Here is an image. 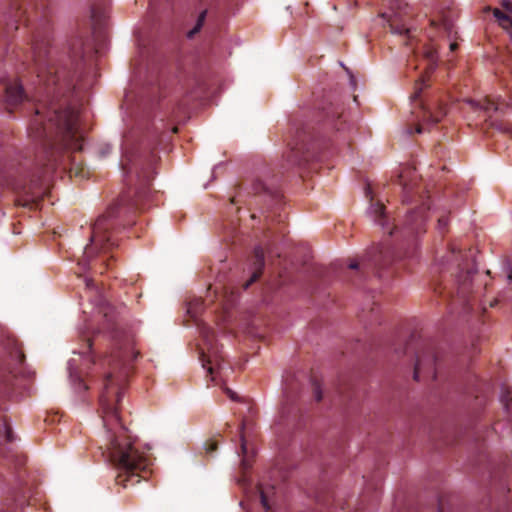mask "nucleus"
<instances>
[{
	"label": "nucleus",
	"mask_w": 512,
	"mask_h": 512,
	"mask_svg": "<svg viewBox=\"0 0 512 512\" xmlns=\"http://www.w3.org/2000/svg\"><path fill=\"white\" fill-rule=\"evenodd\" d=\"M93 53L88 37L78 36L71 40L67 63H58L50 50L47 32L35 34L31 45V57L39 87L31 96L34 113L28 126V136L39 151L34 159L21 162L17 155L3 152L0 155V193L11 190L17 195L16 204L29 209L38 206L42 191L41 178H46L58 167L68 170L70 176L84 177L82 166L74 165L71 151L82 149L83 135L79 128V110L67 99L76 88L75 79L83 63ZM30 98L19 80L5 84L4 102L11 113Z\"/></svg>",
	"instance_id": "1"
},
{
	"label": "nucleus",
	"mask_w": 512,
	"mask_h": 512,
	"mask_svg": "<svg viewBox=\"0 0 512 512\" xmlns=\"http://www.w3.org/2000/svg\"><path fill=\"white\" fill-rule=\"evenodd\" d=\"M113 351L105 360L109 371L103 379L99 397L104 426L107 428V451L110 462L117 468L116 483L124 488L146 479L151 464L148 454L135 447L123 426L118 412L124 385L132 371V361L139 351L131 330L117 325L112 332Z\"/></svg>",
	"instance_id": "2"
},
{
	"label": "nucleus",
	"mask_w": 512,
	"mask_h": 512,
	"mask_svg": "<svg viewBox=\"0 0 512 512\" xmlns=\"http://www.w3.org/2000/svg\"><path fill=\"white\" fill-rule=\"evenodd\" d=\"M123 159L121 167L126 175L136 173L140 181V187L134 192L132 199L122 196L117 203L108 207L106 212L99 216L92 226L91 244L86 247L85 254L89 255L93 250L108 251L117 245L115 233L120 226H124L121 212L123 206L127 205L128 210H143L142 203L150 193L151 181L153 179L152 167L157 161V156L150 152H144L145 146L142 143L137 150L133 151L129 147L128 138L122 145Z\"/></svg>",
	"instance_id": "3"
},
{
	"label": "nucleus",
	"mask_w": 512,
	"mask_h": 512,
	"mask_svg": "<svg viewBox=\"0 0 512 512\" xmlns=\"http://www.w3.org/2000/svg\"><path fill=\"white\" fill-rule=\"evenodd\" d=\"M411 173V170H405L398 176V183L403 191V201L411 203L415 201L417 206L415 209L409 211L400 227L396 224H391L388 216L385 213L384 204L380 201H374L372 195V188L370 185L366 187V196L370 199V211L373 214L374 221L381 226L383 231L389 236H400L404 239L414 238L417 235L426 231L427 211L430 208L429 197L420 193L421 188L414 183H408L406 178Z\"/></svg>",
	"instance_id": "4"
},
{
	"label": "nucleus",
	"mask_w": 512,
	"mask_h": 512,
	"mask_svg": "<svg viewBox=\"0 0 512 512\" xmlns=\"http://www.w3.org/2000/svg\"><path fill=\"white\" fill-rule=\"evenodd\" d=\"M466 253L454 247L446 253L433 267L438 274L432 281L434 292L450 300L452 305H460L469 310L472 291V275L475 273L466 260Z\"/></svg>",
	"instance_id": "5"
},
{
	"label": "nucleus",
	"mask_w": 512,
	"mask_h": 512,
	"mask_svg": "<svg viewBox=\"0 0 512 512\" xmlns=\"http://www.w3.org/2000/svg\"><path fill=\"white\" fill-rule=\"evenodd\" d=\"M390 9L392 14L383 13L382 17L387 18L390 30L393 34L403 36L405 45L412 49L414 58L421 55L425 61L426 74L432 72L438 61L437 47L433 42L417 46L412 27L408 23V6L403 0H391Z\"/></svg>",
	"instance_id": "6"
},
{
	"label": "nucleus",
	"mask_w": 512,
	"mask_h": 512,
	"mask_svg": "<svg viewBox=\"0 0 512 512\" xmlns=\"http://www.w3.org/2000/svg\"><path fill=\"white\" fill-rule=\"evenodd\" d=\"M289 145L291 146L289 161L303 166L322 159V150L326 142L320 130L316 131L314 127L306 124L296 127L294 138Z\"/></svg>",
	"instance_id": "7"
},
{
	"label": "nucleus",
	"mask_w": 512,
	"mask_h": 512,
	"mask_svg": "<svg viewBox=\"0 0 512 512\" xmlns=\"http://www.w3.org/2000/svg\"><path fill=\"white\" fill-rule=\"evenodd\" d=\"M395 258V252L390 246L380 244L372 247L360 261L349 260L347 272L349 276L353 274L359 280H363L370 273L380 275V272L394 262Z\"/></svg>",
	"instance_id": "8"
},
{
	"label": "nucleus",
	"mask_w": 512,
	"mask_h": 512,
	"mask_svg": "<svg viewBox=\"0 0 512 512\" xmlns=\"http://www.w3.org/2000/svg\"><path fill=\"white\" fill-rule=\"evenodd\" d=\"M317 118L323 129L341 131L345 125L344 106L339 100L327 96L317 104Z\"/></svg>",
	"instance_id": "9"
},
{
	"label": "nucleus",
	"mask_w": 512,
	"mask_h": 512,
	"mask_svg": "<svg viewBox=\"0 0 512 512\" xmlns=\"http://www.w3.org/2000/svg\"><path fill=\"white\" fill-rule=\"evenodd\" d=\"M13 369L6 363H0V412L4 409L6 397L9 395L13 383ZM0 438L4 442L13 441L12 429L5 416L0 414Z\"/></svg>",
	"instance_id": "10"
},
{
	"label": "nucleus",
	"mask_w": 512,
	"mask_h": 512,
	"mask_svg": "<svg viewBox=\"0 0 512 512\" xmlns=\"http://www.w3.org/2000/svg\"><path fill=\"white\" fill-rule=\"evenodd\" d=\"M438 366L439 357L435 347L430 344L423 345L421 350L415 353L414 380L418 381L421 375L436 379Z\"/></svg>",
	"instance_id": "11"
},
{
	"label": "nucleus",
	"mask_w": 512,
	"mask_h": 512,
	"mask_svg": "<svg viewBox=\"0 0 512 512\" xmlns=\"http://www.w3.org/2000/svg\"><path fill=\"white\" fill-rule=\"evenodd\" d=\"M201 335L204 341V347L199 348V359L202 363V367L207 369L210 375H213L214 368L212 363L217 362L220 358L218 346L215 343L214 332L205 327L201 330Z\"/></svg>",
	"instance_id": "12"
},
{
	"label": "nucleus",
	"mask_w": 512,
	"mask_h": 512,
	"mask_svg": "<svg viewBox=\"0 0 512 512\" xmlns=\"http://www.w3.org/2000/svg\"><path fill=\"white\" fill-rule=\"evenodd\" d=\"M468 103L474 110L483 111L492 118L493 113L504 114L510 107V103L502 96H486L481 100H469Z\"/></svg>",
	"instance_id": "13"
},
{
	"label": "nucleus",
	"mask_w": 512,
	"mask_h": 512,
	"mask_svg": "<svg viewBox=\"0 0 512 512\" xmlns=\"http://www.w3.org/2000/svg\"><path fill=\"white\" fill-rule=\"evenodd\" d=\"M419 105L423 122L436 124L447 114L446 105L438 101L424 103L421 100Z\"/></svg>",
	"instance_id": "14"
},
{
	"label": "nucleus",
	"mask_w": 512,
	"mask_h": 512,
	"mask_svg": "<svg viewBox=\"0 0 512 512\" xmlns=\"http://www.w3.org/2000/svg\"><path fill=\"white\" fill-rule=\"evenodd\" d=\"M251 261H252V266H253V272H252L251 278L245 283L244 289H247L252 283L256 282L262 275L265 260H264V250L262 249L261 246H257L254 249Z\"/></svg>",
	"instance_id": "15"
},
{
	"label": "nucleus",
	"mask_w": 512,
	"mask_h": 512,
	"mask_svg": "<svg viewBox=\"0 0 512 512\" xmlns=\"http://www.w3.org/2000/svg\"><path fill=\"white\" fill-rule=\"evenodd\" d=\"M298 408L294 404L293 385L288 384L285 390V402L281 409V416L284 419L296 418Z\"/></svg>",
	"instance_id": "16"
},
{
	"label": "nucleus",
	"mask_w": 512,
	"mask_h": 512,
	"mask_svg": "<svg viewBox=\"0 0 512 512\" xmlns=\"http://www.w3.org/2000/svg\"><path fill=\"white\" fill-rule=\"evenodd\" d=\"M245 425L246 424L243 421L241 424V435H240L241 436V453H242L241 466L244 471L249 469L251 466V464L249 462V458H248V449H247V444H246L245 435H244Z\"/></svg>",
	"instance_id": "17"
},
{
	"label": "nucleus",
	"mask_w": 512,
	"mask_h": 512,
	"mask_svg": "<svg viewBox=\"0 0 512 512\" xmlns=\"http://www.w3.org/2000/svg\"><path fill=\"white\" fill-rule=\"evenodd\" d=\"M431 23H432V25H435V26L443 29L448 35H450L452 33L453 21L447 15H443L439 21L432 20Z\"/></svg>",
	"instance_id": "18"
},
{
	"label": "nucleus",
	"mask_w": 512,
	"mask_h": 512,
	"mask_svg": "<svg viewBox=\"0 0 512 512\" xmlns=\"http://www.w3.org/2000/svg\"><path fill=\"white\" fill-rule=\"evenodd\" d=\"M501 402L508 416L512 417V391L508 388L502 390Z\"/></svg>",
	"instance_id": "19"
},
{
	"label": "nucleus",
	"mask_w": 512,
	"mask_h": 512,
	"mask_svg": "<svg viewBox=\"0 0 512 512\" xmlns=\"http://www.w3.org/2000/svg\"><path fill=\"white\" fill-rule=\"evenodd\" d=\"M2 511L3 512H15L18 505H22V501L14 495H10L5 498L3 502Z\"/></svg>",
	"instance_id": "20"
},
{
	"label": "nucleus",
	"mask_w": 512,
	"mask_h": 512,
	"mask_svg": "<svg viewBox=\"0 0 512 512\" xmlns=\"http://www.w3.org/2000/svg\"><path fill=\"white\" fill-rule=\"evenodd\" d=\"M206 14H207V11L204 10L202 11L199 16H198V19H197V22L194 26L193 29H191L188 33H187V37L189 39H192L194 38V36L200 32V30L202 29L203 25H204V22H205V19H206Z\"/></svg>",
	"instance_id": "21"
},
{
	"label": "nucleus",
	"mask_w": 512,
	"mask_h": 512,
	"mask_svg": "<svg viewBox=\"0 0 512 512\" xmlns=\"http://www.w3.org/2000/svg\"><path fill=\"white\" fill-rule=\"evenodd\" d=\"M486 122H489L490 126L495 127L497 130L504 132V133H512V126H510L507 123H504L503 121H493L490 117L489 119H486Z\"/></svg>",
	"instance_id": "22"
},
{
	"label": "nucleus",
	"mask_w": 512,
	"mask_h": 512,
	"mask_svg": "<svg viewBox=\"0 0 512 512\" xmlns=\"http://www.w3.org/2000/svg\"><path fill=\"white\" fill-rule=\"evenodd\" d=\"M499 25L509 32L512 40V18L507 13L498 21Z\"/></svg>",
	"instance_id": "23"
},
{
	"label": "nucleus",
	"mask_w": 512,
	"mask_h": 512,
	"mask_svg": "<svg viewBox=\"0 0 512 512\" xmlns=\"http://www.w3.org/2000/svg\"><path fill=\"white\" fill-rule=\"evenodd\" d=\"M426 82V76H422L421 79L419 81L416 82V85H415V92L413 94V98L414 100H418L421 98V92L422 90L427 87V84L425 83Z\"/></svg>",
	"instance_id": "24"
},
{
	"label": "nucleus",
	"mask_w": 512,
	"mask_h": 512,
	"mask_svg": "<svg viewBox=\"0 0 512 512\" xmlns=\"http://www.w3.org/2000/svg\"><path fill=\"white\" fill-rule=\"evenodd\" d=\"M258 489L260 493L261 504L266 511H269L271 508L269 504V493L268 491L264 490V488L261 485L258 487Z\"/></svg>",
	"instance_id": "25"
},
{
	"label": "nucleus",
	"mask_w": 512,
	"mask_h": 512,
	"mask_svg": "<svg viewBox=\"0 0 512 512\" xmlns=\"http://www.w3.org/2000/svg\"><path fill=\"white\" fill-rule=\"evenodd\" d=\"M447 226H448V216H446V215L439 216L438 221H437V229H438L439 233L444 234L447 231Z\"/></svg>",
	"instance_id": "26"
},
{
	"label": "nucleus",
	"mask_w": 512,
	"mask_h": 512,
	"mask_svg": "<svg viewBox=\"0 0 512 512\" xmlns=\"http://www.w3.org/2000/svg\"><path fill=\"white\" fill-rule=\"evenodd\" d=\"M313 395L317 402L322 399V390L320 384L316 380H312Z\"/></svg>",
	"instance_id": "27"
},
{
	"label": "nucleus",
	"mask_w": 512,
	"mask_h": 512,
	"mask_svg": "<svg viewBox=\"0 0 512 512\" xmlns=\"http://www.w3.org/2000/svg\"><path fill=\"white\" fill-rule=\"evenodd\" d=\"M218 448V442L215 439H209L205 443V450L207 454H212Z\"/></svg>",
	"instance_id": "28"
},
{
	"label": "nucleus",
	"mask_w": 512,
	"mask_h": 512,
	"mask_svg": "<svg viewBox=\"0 0 512 512\" xmlns=\"http://www.w3.org/2000/svg\"><path fill=\"white\" fill-rule=\"evenodd\" d=\"M501 4L507 13H512V2L510 0H502Z\"/></svg>",
	"instance_id": "29"
},
{
	"label": "nucleus",
	"mask_w": 512,
	"mask_h": 512,
	"mask_svg": "<svg viewBox=\"0 0 512 512\" xmlns=\"http://www.w3.org/2000/svg\"><path fill=\"white\" fill-rule=\"evenodd\" d=\"M92 21L94 23V25H101V22H102V18L100 16H98L97 12L95 10L92 11Z\"/></svg>",
	"instance_id": "30"
},
{
	"label": "nucleus",
	"mask_w": 512,
	"mask_h": 512,
	"mask_svg": "<svg viewBox=\"0 0 512 512\" xmlns=\"http://www.w3.org/2000/svg\"><path fill=\"white\" fill-rule=\"evenodd\" d=\"M414 350V336L411 337L409 342L405 346L404 353L407 354L408 352H411Z\"/></svg>",
	"instance_id": "31"
},
{
	"label": "nucleus",
	"mask_w": 512,
	"mask_h": 512,
	"mask_svg": "<svg viewBox=\"0 0 512 512\" xmlns=\"http://www.w3.org/2000/svg\"><path fill=\"white\" fill-rule=\"evenodd\" d=\"M13 356L15 358V361L19 364L22 363L25 358V355L19 350H16Z\"/></svg>",
	"instance_id": "32"
},
{
	"label": "nucleus",
	"mask_w": 512,
	"mask_h": 512,
	"mask_svg": "<svg viewBox=\"0 0 512 512\" xmlns=\"http://www.w3.org/2000/svg\"><path fill=\"white\" fill-rule=\"evenodd\" d=\"M84 341L86 344L87 351H90L93 345V338H91L89 335L84 336Z\"/></svg>",
	"instance_id": "33"
},
{
	"label": "nucleus",
	"mask_w": 512,
	"mask_h": 512,
	"mask_svg": "<svg viewBox=\"0 0 512 512\" xmlns=\"http://www.w3.org/2000/svg\"><path fill=\"white\" fill-rule=\"evenodd\" d=\"M492 12H493L494 17L497 19V21L501 20V18L506 14L498 8H494L492 10Z\"/></svg>",
	"instance_id": "34"
},
{
	"label": "nucleus",
	"mask_w": 512,
	"mask_h": 512,
	"mask_svg": "<svg viewBox=\"0 0 512 512\" xmlns=\"http://www.w3.org/2000/svg\"><path fill=\"white\" fill-rule=\"evenodd\" d=\"M254 193H260L261 191L265 190V186L261 182H257L253 187Z\"/></svg>",
	"instance_id": "35"
},
{
	"label": "nucleus",
	"mask_w": 512,
	"mask_h": 512,
	"mask_svg": "<svg viewBox=\"0 0 512 512\" xmlns=\"http://www.w3.org/2000/svg\"><path fill=\"white\" fill-rule=\"evenodd\" d=\"M450 51H455L458 48V44L456 42H452L449 45Z\"/></svg>",
	"instance_id": "36"
},
{
	"label": "nucleus",
	"mask_w": 512,
	"mask_h": 512,
	"mask_svg": "<svg viewBox=\"0 0 512 512\" xmlns=\"http://www.w3.org/2000/svg\"><path fill=\"white\" fill-rule=\"evenodd\" d=\"M227 395H228L231 399H233V400H235V399H236V394H235L233 391H231L230 389H227Z\"/></svg>",
	"instance_id": "37"
},
{
	"label": "nucleus",
	"mask_w": 512,
	"mask_h": 512,
	"mask_svg": "<svg viewBox=\"0 0 512 512\" xmlns=\"http://www.w3.org/2000/svg\"><path fill=\"white\" fill-rule=\"evenodd\" d=\"M86 286L87 288H91L94 286V282L91 279H86Z\"/></svg>",
	"instance_id": "38"
},
{
	"label": "nucleus",
	"mask_w": 512,
	"mask_h": 512,
	"mask_svg": "<svg viewBox=\"0 0 512 512\" xmlns=\"http://www.w3.org/2000/svg\"><path fill=\"white\" fill-rule=\"evenodd\" d=\"M416 132L422 133V125L421 124H418V126L416 127Z\"/></svg>",
	"instance_id": "39"
},
{
	"label": "nucleus",
	"mask_w": 512,
	"mask_h": 512,
	"mask_svg": "<svg viewBox=\"0 0 512 512\" xmlns=\"http://www.w3.org/2000/svg\"><path fill=\"white\" fill-rule=\"evenodd\" d=\"M496 302H497V300H495L494 302H491L490 306L493 307L496 304Z\"/></svg>",
	"instance_id": "40"
},
{
	"label": "nucleus",
	"mask_w": 512,
	"mask_h": 512,
	"mask_svg": "<svg viewBox=\"0 0 512 512\" xmlns=\"http://www.w3.org/2000/svg\"><path fill=\"white\" fill-rule=\"evenodd\" d=\"M508 278L512 282V272L509 274Z\"/></svg>",
	"instance_id": "41"
},
{
	"label": "nucleus",
	"mask_w": 512,
	"mask_h": 512,
	"mask_svg": "<svg viewBox=\"0 0 512 512\" xmlns=\"http://www.w3.org/2000/svg\"><path fill=\"white\" fill-rule=\"evenodd\" d=\"M438 512H440V511H438Z\"/></svg>",
	"instance_id": "42"
}]
</instances>
